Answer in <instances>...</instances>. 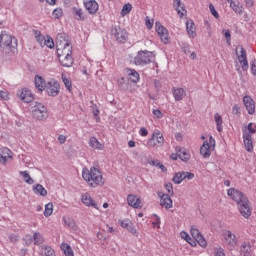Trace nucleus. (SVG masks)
Masks as SVG:
<instances>
[{"label":"nucleus","instance_id":"obj_62","mask_svg":"<svg viewBox=\"0 0 256 256\" xmlns=\"http://www.w3.org/2000/svg\"><path fill=\"white\" fill-rule=\"evenodd\" d=\"M154 87L159 91V89H161V82L159 80H154Z\"/></svg>","mask_w":256,"mask_h":256},{"label":"nucleus","instance_id":"obj_33","mask_svg":"<svg viewBox=\"0 0 256 256\" xmlns=\"http://www.w3.org/2000/svg\"><path fill=\"white\" fill-rule=\"evenodd\" d=\"M34 193L41 195V197H47V190L41 184L33 186Z\"/></svg>","mask_w":256,"mask_h":256},{"label":"nucleus","instance_id":"obj_20","mask_svg":"<svg viewBox=\"0 0 256 256\" xmlns=\"http://www.w3.org/2000/svg\"><path fill=\"white\" fill-rule=\"evenodd\" d=\"M84 5L90 15H95L99 11V4L95 0H89Z\"/></svg>","mask_w":256,"mask_h":256},{"label":"nucleus","instance_id":"obj_13","mask_svg":"<svg viewBox=\"0 0 256 256\" xmlns=\"http://www.w3.org/2000/svg\"><path fill=\"white\" fill-rule=\"evenodd\" d=\"M195 177L194 173L191 172H178L174 175L172 181L179 185L181 182L185 181V179L191 180Z\"/></svg>","mask_w":256,"mask_h":256},{"label":"nucleus","instance_id":"obj_23","mask_svg":"<svg viewBox=\"0 0 256 256\" xmlns=\"http://www.w3.org/2000/svg\"><path fill=\"white\" fill-rule=\"evenodd\" d=\"M12 152L9 150V148L4 147L0 149V163L5 165L7 163V159H11Z\"/></svg>","mask_w":256,"mask_h":256},{"label":"nucleus","instance_id":"obj_22","mask_svg":"<svg viewBox=\"0 0 256 256\" xmlns=\"http://www.w3.org/2000/svg\"><path fill=\"white\" fill-rule=\"evenodd\" d=\"M34 83H35V87H36V89H38V91H45V89L47 87V83L45 82L44 77L36 75L34 78Z\"/></svg>","mask_w":256,"mask_h":256},{"label":"nucleus","instance_id":"obj_11","mask_svg":"<svg viewBox=\"0 0 256 256\" xmlns=\"http://www.w3.org/2000/svg\"><path fill=\"white\" fill-rule=\"evenodd\" d=\"M190 233L194 241H196V243H198L200 247H207V241L205 240L197 226H192Z\"/></svg>","mask_w":256,"mask_h":256},{"label":"nucleus","instance_id":"obj_29","mask_svg":"<svg viewBox=\"0 0 256 256\" xmlns=\"http://www.w3.org/2000/svg\"><path fill=\"white\" fill-rule=\"evenodd\" d=\"M59 62L62 65V67H71L73 65V56H62L59 57Z\"/></svg>","mask_w":256,"mask_h":256},{"label":"nucleus","instance_id":"obj_4","mask_svg":"<svg viewBox=\"0 0 256 256\" xmlns=\"http://www.w3.org/2000/svg\"><path fill=\"white\" fill-rule=\"evenodd\" d=\"M17 38L9 35L6 31L0 34V47L4 53H15L17 51Z\"/></svg>","mask_w":256,"mask_h":256},{"label":"nucleus","instance_id":"obj_19","mask_svg":"<svg viewBox=\"0 0 256 256\" xmlns=\"http://www.w3.org/2000/svg\"><path fill=\"white\" fill-rule=\"evenodd\" d=\"M21 101H23L24 103H31V101H33V93H31V91L27 88H24L21 90L20 93H18Z\"/></svg>","mask_w":256,"mask_h":256},{"label":"nucleus","instance_id":"obj_15","mask_svg":"<svg viewBox=\"0 0 256 256\" xmlns=\"http://www.w3.org/2000/svg\"><path fill=\"white\" fill-rule=\"evenodd\" d=\"M225 239L229 251H233L237 247V237L231 231H227Z\"/></svg>","mask_w":256,"mask_h":256},{"label":"nucleus","instance_id":"obj_42","mask_svg":"<svg viewBox=\"0 0 256 256\" xmlns=\"http://www.w3.org/2000/svg\"><path fill=\"white\" fill-rule=\"evenodd\" d=\"M118 85L123 89L124 91L129 89V80L125 79L124 77H121L118 79Z\"/></svg>","mask_w":256,"mask_h":256},{"label":"nucleus","instance_id":"obj_53","mask_svg":"<svg viewBox=\"0 0 256 256\" xmlns=\"http://www.w3.org/2000/svg\"><path fill=\"white\" fill-rule=\"evenodd\" d=\"M145 23H146L147 29H153V20H151V19L149 18V16H147V17L145 18Z\"/></svg>","mask_w":256,"mask_h":256},{"label":"nucleus","instance_id":"obj_48","mask_svg":"<svg viewBox=\"0 0 256 256\" xmlns=\"http://www.w3.org/2000/svg\"><path fill=\"white\" fill-rule=\"evenodd\" d=\"M53 17H55V19H60V17H63V9L61 8H56L53 11Z\"/></svg>","mask_w":256,"mask_h":256},{"label":"nucleus","instance_id":"obj_43","mask_svg":"<svg viewBox=\"0 0 256 256\" xmlns=\"http://www.w3.org/2000/svg\"><path fill=\"white\" fill-rule=\"evenodd\" d=\"M51 215H53V203H48L45 205L44 216L51 217Z\"/></svg>","mask_w":256,"mask_h":256},{"label":"nucleus","instance_id":"obj_9","mask_svg":"<svg viewBox=\"0 0 256 256\" xmlns=\"http://www.w3.org/2000/svg\"><path fill=\"white\" fill-rule=\"evenodd\" d=\"M111 34L114 35L118 43H125L127 41V38L129 37L127 30L120 28L119 26L112 27Z\"/></svg>","mask_w":256,"mask_h":256},{"label":"nucleus","instance_id":"obj_31","mask_svg":"<svg viewBox=\"0 0 256 256\" xmlns=\"http://www.w3.org/2000/svg\"><path fill=\"white\" fill-rule=\"evenodd\" d=\"M186 29H187L188 35H191L192 37H197V32H195L196 31L195 23L193 21L186 22Z\"/></svg>","mask_w":256,"mask_h":256},{"label":"nucleus","instance_id":"obj_49","mask_svg":"<svg viewBox=\"0 0 256 256\" xmlns=\"http://www.w3.org/2000/svg\"><path fill=\"white\" fill-rule=\"evenodd\" d=\"M73 11L75 15L78 17V20L83 21L85 19V17H83V11L81 9L73 8Z\"/></svg>","mask_w":256,"mask_h":256},{"label":"nucleus","instance_id":"obj_10","mask_svg":"<svg viewBox=\"0 0 256 256\" xmlns=\"http://www.w3.org/2000/svg\"><path fill=\"white\" fill-rule=\"evenodd\" d=\"M61 89V86L59 85V82L57 80L52 79L49 82L46 83V92L49 97H57L59 95V91Z\"/></svg>","mask_w":256,"mask_h":256},{"label":"nucleus","instance_id":"obj_12","mask_svg":"<svg viewBox=\"0 0 256 256\" xmlns=\"http://www.w3.org/2000/svg\"><path fill=\"white\" fill-rule=\"evenodd\" d=\"M155 27L156 32L160 37L162 43H164V45H167V43H169V31L167 30V28H164V26L161 25V22H156Z\"/></svg>","mask_w":256,"mask_h":256},{"label":"nucleus","instance_id":"obj_64","mask_svg":"<svg viewBox=\"0 0 256 256\" xmlns=\"http://www.w3.org/2000/svg\"><path fill=\"white\" fill-rule=\"evenodd\" d=\"M246 7H253V0H244Z\"/></svg>","mask_w":256,"mask_h":256},{"label":"nucleus","instance_id":"obj_36","mask_svg":"<svg viewBox=\"0 0 256 256\" xmlns=\"http://www.w3.org/2000/svg\"><path fill=\"white\" fill-rule=\"evenodd\" d=\"M33 239H34V245H43L45 243V238H43V235L39 232H35L33 234Z\"/></svg>","mask_w":256,"mask_h":256},{"label":"nucleus","instance_id":"obj_18","mask_svg":"<svg viewBox=\"0 0 256 256\" xmlns=\"http://www.w3.org/2000/svg\"><path fill=\"white\" fill-rule=\"evenodd\" d=\"M176 155L181 159V161H184L185 163H187V161L191 159V154L189 153V151L179 146L176 147Z\"/></svg>","mask_w":256,"mask_h":256},{"label":"nucleus","instance_id":"obj_8","mask_svg":"<svg viewBox=\"0 0 256 256\" xmlns=\"http://www.w3.org/2000/svg\"><path fill=\"white\" fill-rule=\"evenodd\" d=\"M153 53L149 51H139L137 56L134 58L135 65H147L151 62Z\"/></svg>","mask_w":256,"mask_h":256},{"label":"nucleus","instance_id":"obj_41","mask_svg":"<svg viewBox=\"0 0 256 256\" xmlns=\"http://www.w3.org/2000/svg\"><path fill=\"white\" fill-rule=\"evenodd\" d=\"M248 130H244L243 131V135H255L256 133V125L253 124V123H249L248 124V127H247Z\"/></svg>","mask_w":256,"mask_h":256},{"label":"nucleus","instance_id":"obj_37","mask_svg":"<svg viewBox=\"0 0 256 256\" xmlns=\"http://www.w3.org/2000/svg\"><path fill=\"white\" fill-rule=\"evenodd\" d=\"M62 82L64 83L66 89L69 92L73 91V84L71 82V79L67 78V75L62 74Z\"/></svg>","mask_w":256,"mask_h":256},{"label":"nucleus","instance_id":"obj_32","mask_svg":"<svg viewBox=\"0 0 256 256\" xmlns=\"http://www.w3.org/2000/svg\"><path fill=\"white\" fill-rule=\"evenodd\" d=\"M128 76H129V79L132 83H139V72L135 71V70H132V69H129L128 70Z\"/></svg>","mask_w":256,"mask_h":256},{"label":"nucleus","instance_id":"obj_60","mask_svg":"<svg viewBox=\"0 0 256 256\" xmlns=\"http://www.w3.org/2000/svg\"><path fill=\"white\" fill-rule=\"evenodd\" d=\"M58 141L60 145H64L65 141H67V137L65 135H59Z\"/></svg>","mask_w":256,"mask_h":256},{"label":"nucleus","instance_id":"obj_50","mask_svg":"<svg viewBox=\"0 0 256 256\" xmlns=\"http://www.w3.org/2000/svg\"><path fill=\"white\" fill-rule=\"evenodd\" d=\"M46 47H49V49H53L55 47V42H53V38L49 37L47 40H45Z\"/></svg>","mask_w":256,"mask_h":256},{"label":"nucleus","instance_id":"obj_2","mask_svg":"<svg viewBox=\"0 0 256 256\" xmlns=\"http://www.w3.org/2000/svg\"><path fill=\"white\" fill-rule=\"evenodd\" d=\"M82 177L90 187H101L105 185V180H103V174L101 170L96 167H91L90 170L83 168Z\"/></svg>","mask_w":256,"mask_h":256},{"label":"nucleus","instance_id":"obj_61","mask_svg":"<svg viewBox=\"0 0 256 256\" xmlns=\"http://www.w3.org/2000/svg\"><path fill=\"white\" fill-rule=\"evenodd\" d=\"M251 71H252V75H256V61H252L251 64Z\"/></svg>","mask_w":256,"mask_h":256},{"label":"nucleus","instance_id":"obj_44","mask_svg":"<svg viewBox=\"0 0 256 256\" xmlns=\"http://www.w3.org/2000/svg\"><path fill=\"white\" fill-rule=\"evenodd\" d=\"M173 7H175L180 19H183L185 14L179 9V7H181V0H174Z\"/></svg>","mask_w":256,"mask_h":256},{"label":"nucleus","instance_id":"obj_47","mask_svg":"<svg viewBox=\"0 0 256 256\" xmlns=\"http://www.w3.org/2000/svg\"><path fill=\"white\" fill-rule=\"evenodd\" d=\"M65 225H67L70 229H75V221L71 218H63Z\"/></svg>","mask_w":256,"mask_h":256},{"label":"nucleus","instance_id":"obj_24","mask_svg":"<svg viewBox=\"0 0 256 256\" xmlns=\"http://www.w3.org/2000/svg\"><path fill=\"white\" fill-rule=\"evenodd\" d=\"M243 141H244L246 151H248V153H253V138H252V136L249 134H243Z\"/></svg>","mask_w":256,"mask_h":256},{"label":"nucleus","instance_id":"obj_38","mask_svg":"<svg viewBox=\"0 0 256 256\" xmlns=\"http://www.w3.org/2000/svg\"><path fill=\"white\" fill-rule=\"evenodd\" d=\"M20 175L23 177V180L28 185H33L35 183V181L33 180V178H31L27 171H20Z\"/></svg>","mask_w":256,"mask_h":256},{"label":"nucleus","instance_id":"obj_14","mask_svg":"<svg viewBox=\"0 0 256 256\" xmlns=\"http://www.w3.org/2000/svg\"><path fill=\"white\" fill-rule=\"evenodd\" d=\"M243 104L246 107V111L249 115H255V100L251 98V96H244L243 97Z\"/></svg>","mask_w":256,"mask_h":256},{"label":"nucleus","instance_id":"obj_59","mask_svg":"<svg viewBox=\"0 0 256 256\" xmlns=\"http://www.w3.org/2000/svg\"><path fill=\"white\" fill-rule=\"evenodd\" d=\"M139 134H140L142 137H147V136L149 135V131H147L145 127H142V128L140 129Z\"/></svg>","mask_w":256,"mask_h":256},{"label":"nucleus","instance_id":"obj_34","mask_svg":"<svg viewBox=\"0 0 256 256\" xmlns=\"http://www.w3.org/2000/svg\"><path fill=\"white\" fill-rule=\"evenodd\" d=\"M89 145L92 147V149H98L101 150L103 149V144L99 142L95 137H91L89 140Z\"/></svg>","mask_w":256,"mask_h":256},{"label":"nucleus","instance_id":"obj_56","mask_svg":"<svg viewBox=\"0 0 256 256\" xmlns=\"http://www.w3.org/2000/svg\"><path fill=\"white\" fill-rule=\"evenodd\" d=\"M153 115L157 118V119H161L163 117V113L161 112V110L156 109L153 110Z\"/></svg>","mask_w":256,"mask_h":256},{"label":"nucleus","instance_id":"obj_35","mask_svg":"<svg viewBox=\"0 0 256 256\" xmlns=\"http://www.w3.org/2000/svg\"><path fill=\"white\" fill-rule=\"evenodd\" d=\"M214 121L217 125V131H219V133H221V131H223V118L221 117V115H219V113H216L214 115Z\"/></svg>","mask_w":256,"mask_h":256},{"label":"nucleus","instance_id":"obj_17","mask_svg":"<svg viewBox=\"0 0 256 256\" xmlns=\"http://www.w3.org/2000/svg\"><path fill=\"white\" fill-rule=\"evenodd\" d=\"M127 202L130 207H134V209H141L143 207V203L141 202V199L138 198L135 195H128Z\"/></svg>","mask_w":256,"mask_h":256},{"label":"nucleus","instance_id":"obj_1","mask_svg":"<svg viewBox=\"0 0 256 256\" xmlns=\"http://www.w3.org/2000/svg\"><path fill=\"white\" fill-rule=\"evenodd\" d=\"M227 195L238 205L242 217L249 219V217H251V204H249V198H247L243 192L235 188L228 189Z\"/></svg>","mask_w":256,"mask_h":256},{"label":"nucleus","instance_id":"obj_63","mask_svg":"<svg viewBox=\"0 0 256 256\" xmlns=\"http://www.w3.org/2000/svg\"><path fill=\"white\" fill-rule=\"evenodd\" d=\"M157 167H159V169H161L163 173H167V167H165L163 163L159 162V165Z\"/></svg>","mask_w":256,"mask_h":256},{"label":"nucleus","instance_id":"obj_3","mask_svg":"<svg viewBox=\"0 0 256 256\" xmlns=\"http://www.w3.org/2000/svg\"><path fill=\"white\" fill-rule=\"evenodd\" d=\"M56 47L58 58L73 55V46L71 45V41H69V36L65 33L57 35Z\"/></svg>","mask_w":256,"mask_h":256},{"label":"nucleus","instance_id":"obj_21","mask_svg":"<svg viewBox=\"0 0 256 256\" xmlns=\"http://www.w3.org/2000/svg\"><path fill=\"white\" fill-rule=\"evenodd\" d=\"M81 201L86 207H94V209H99V206H97V203H95V200L91 198V195L88 193H85L82 195Z\"/></svg>","mask_w":256,"mask_h":256},{"label":"nucleus","instance_id":"obj_16","mask_svg":"<svg viewBox=\"0 0 256 256\" xmlns=\"http://www.w3.org/2000/svg\"><path fill=\"white\" fill-rule=\"evenodd\" d=\"M120 227H122L123 229H127V231H129V233H132L134 237H139V231H137V229L135 228V226L131 221L129 220L120 221Z\"/></svg>","mask_w":256,"mask_h":256},{"label":"nucleus","instance_id":"obj_46","mask_svg":"<svg viewBox=\"0 0 256 256\" xmlns=\"http://www.w3.org/2000/svg\"><path fill=\"white\" fill-rule=\"evenodd\" d=\"M44 250V256H55V250L51 246H42Z\"/></svg>","mask_w":256,"mask_h":256},{"label":"nucleus","instance_id":"obj_55","mask_svg":"<svg viewBox=\"0 0 256 256\" xmlns=\"http://www.w3.org/2000/svg\"><path fill=\"white\" fill-rule=\"evenodd\" d=\"M165 188H166L167 192L169 193V195H174L172 183H167L165 185Z\"/></svg>","mask_w":256,"mask_h":256},{"label":"nucleus","instance_id":"obj_27","mask_svg":"<svg viewBox=\"0 0 256 256\" xmlns=\"http://www.w3.org/2000/svg\"><path fill=\"white\" fill-rule=\"evenodd\" d=\"M252 250H251V243L249 242H243L240 247V255L243 256H251Z\"/></svg>","mask_w":256,"mask_h":256},{"label":"nucleus","instance_id":"obj_54","mask_svg":"<svg viewBox=\"0 0 256 256\" xmlns=\"http://www.w3.org/2000/svg\"><path fill=\"white\" fill-rule=\"evenodd\" d=\"M233 115H241V107L239 105H234L232 109Z\"/></svg>","mask_w":256,"mask_h":256},{"label":"nucleus","instance_id":"obj_39","mask_svg":"<svg viewBox=\"0 0 256 256\" xmlns=\"http://www.w3.org/2000/svg\"><path fill=\"white\" fill-rule=\"evenodd\" d=\"M228 3L230 4L231 9L235 11V13H239V15L243 13V6L236 4L235 2H233V0H228Z\"/></svg>","mask_w":256,"mask_h":256},{"label":"nucleus","instance_id":"obj_40","mask_svg":"<svg viewBox=\"0 0 256 256\" xmlns=\"http://www.w3.org/2000/svg\"><path fill=\"white\" fill-rule=\"evenodd\" d=\"M61 249L64 251V255L66 256H75L73 254V249H71V246L67 243L61 244Z\"/></svg>","mask_w":256,"mask_h":256},{"label":"nucleus","instance_id":"obj_30","mask_svg":"<svg viewBox=\"0 0 256 256\" xmlns=\"http://www.w3.org/2000/svg\"><path fill=\"white\" fill-rule=\"evenodd\" d=\"M181 238L184 239V241H186L187 243H189V245H191L192 247H197V241H195L194 238H191V236L189 235V233L182 231L180 233Z\"/></svg>","mask_w":256,"mask_h":256},{"label":"nucleus","instance_id":"obj_6","mask_svg":"<svg viewBox=\"0 0 256 256\" xmlns=\"http://www.w3.org/2000/svg\"><path fill=\"white\" fill-rule=\"evenodd\" d=\"M164 143L165 138L159 130L155 131L151 138L147 141L148 147H163Z\"/></svg>","mask_w":256,"mask_h":256},{"label":"nucleus","instance_id":"obj_51","mask_svg":"<svg viewBox=\"0 0 256 256\" xmlns=\"http://www.w3.org/2000/svg\"><path fill=\"white\" fill-rule=\"evenodd\" d=\"M209 9L213 17H215L216 19H219V13L217 12V10H215V6H213V4L209 5Z\"/></svg>","mask_w":256,"mask_h":256},{"label":"nucleus","instance_id":"obj_25","mask_svg":"<svg viewBox=\"0 0 256 256\" xmlns=\"http://www.w3.org/2000/svg\"><path fill=\"white\" fill-rule=\"evenodd\" d=\"M200 154L205 158L211 157V145L208 141H204L203 145L200 148Z\"/></svg>","mask_w":256,"mask_h":256},{"label":"nucleus","instance_id":"obj_45","mask_svg":"<svg viewBox=\"0 0 256 256\" xmlns=\"http://www.w3.org/2000/svg\"><path fill=\"white\" fill-rule=\"evenodd\" d=\"M133 9V6L131 4H125L122 8L121 15L122 17H125V15H129L131 13V10Z\"/></svg>","mask_w":256,"mask_h":256},{"label":"nucleus","instance_id":"obj_26","mask_svg":"<svg viewBox=\"0 0 256 256\" xmlns=\"http://www.w3.org/2000/svg\"><path fill=\"white\" fill-rule=\"evenodd\" d=\"M172 93L175 101H183V97L185 96V89L173 87Z\"/></svg>","mask_w":256,"mask_h":256},{"label":"nucleus","instance_id":"obj_28","mask_svg":"<svg viewBox=\"0 0 256 256\" xmlns=\"http://www.w3.org/2000/svg\"><path fill=\"white\" fill-rule=\"evenodd\" d=\"M160 205L165 209H171V207H173V200H171L169 195H163L162 199L160 200Z\"/></svg>","mask_w":256,"mask_h":256},{"label":"nucleus","instance_id":"obj_52","mask_svg":"<svg viewBox=\"0 0 256 256\" xmlns=\"http://www.w3.org/2000/svg\"><path fill=\"white\" fill-rule=\"evenodd\" d=\"M8 239H9V241L11 243H17V241H19V235H17V234H10Z\"/></svg>","mask_w":256,"mask_h":256},{"label":"nucleus","instance_id":"obj_57","mask_svg":"<svg viewBox=\"0 0 256 256\" xmlns=\"http://www.w3.org/2000/svg\"><path fill=\"white\" fill-rule=\"evenodd\" d=\"M224 37L226 38L227 43H229V41H231V31L224 30Z\"/></svg>","mask_w":256,"mask_h":256},{"label":"nucleus","instance_id":"obj_5","mask_svg":"<svg viewBox=\"0 0 256 256\" xmlns=\"http://www.w3.org/2000/svg\"><path fill=\"white\" fill-rule=\"evenodd\" d=\"M32 117L38 121H45V119L49 117L47 114V107L39 102H36L34 109L32 110Z\"/></svg>","mask_w":256,"mask_h":256},{"label":"nucleus","instance_id":"obj_7","mask_svg":"<svg viewBox=\"0 0 256 256\" xmlns=\"http://www.w3.org/2000/svg\"><path fill=\"white\" fill-rule=\"evenodd\" d=\"M236 55L243 71H247L249 69V62H247V51H245V48L241 45L236 46Z\"/></svg>","mask_w":256,"mask_h":256},{"label":"nucleus","instance_id":"obj_58","mask_svg":"<svg viewBox=\"0 0 256 256\" xmlns=\"http://www.w3.org/2000/svg\"><path fill=\"white\" fill-rule=\"evenodd\" d=\"M0 97H1V99L7 100V99H9V93L7 91L1 90Z\"/></svg>","mask_w":256,"mask_h":256}]
</instances>
